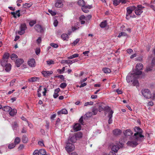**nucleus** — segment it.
Masks as SVG:
<instances>
[{"label":"nucleus","instance_id":"31","mask_svg":"<svg viewBox=\"0 0 155 155\" xmlns=\"http://www.w3.org/2000/svg\"><path fill=\"white\" fill-rule=\"evenodd\" d=\"M61 38L64 40H67L68 38V36L67 34H63L62 35Z\"/></svg>","mask_w":155,"mask_h":155},{"label":"nucleus","instance_id":"30","mask_svg":"<svg viewBox=\"0 0 155 155\" xmlns=\"http://www.w3.org/2000/svg\"><path fill=\"white\" fill-rule=\"evenodd\" d=\"M102 71L105 73H109L111 72L110 70L108 68H104L102 69Z\"/></svg>","mask_w":155,"mask_h":155},{"label":"nucleus","instance_id":"64","mask_svg":"<svg viewBox=\"0 0 155 155\" xmlns=\"http://www.w3.org/2000/svg\"><path fill=\"white\" fill-rule=\"evenodd\" d=\"M149 6L154 11H155V6L153 5H149Z\"/></svg>","mask_w":155,"mask_h":155},{"label":"nucleus","instance_id":"7","mask_svg":"<svg viewBox=\"0 0 155 155\" xmlns=\"http://www.w3.org/2000/svg\"><path fill=\"white\" fill-rule=\"evenodd\" d=\"M65 149L68 152H71L74 150L75 147L72 144L70 143H67Z\"/></svg>","mask_w":155,"mask_h":155},{"label":"nucleus","instance_id":"36","mask_svg":"<svg viewBox=\"0 0 155 155\" xmlns=\"http://www.w3.org/2000/svg\"><path fill=\"white\" fill-rule=\"evenodd\" d=\"M127 34L124 32H122L119 33L118 36V37L120 38L121 37H127Z\"/></svg>","mask_w":155,"mask_h":155},{"label":"nucleus","instance_id":"58","mask_svg":"<svg viewBox=\"0 0 155 155\" xmlns=\"http://www.w3.org/2000/svg\"><path fill=\"white\" fill-rule=\"evenodd\" d=\"M22 133H25L27 132V129L25 127H24L21 130V131Z\"/></svg>","mask_w":155,"mask_h":155},{"label":"nucleus","instance_id":"32","mask_svg":"<svg viewBox=\"0 0 155 155\" xmlns=\"http://www.w3.org/2000/svg\"><path fill=\"white\" fill-rule=\"evenodd\" d=\"M77 139L74 135L73 136L70 138V140L72 143H75L76 142Z\"/></svg>","mask_w":155,"mask_h":155},{"label":"nucleus","instance_id":"29","mask_svg":"<svg viewBox=\"0 0 155 155\" xmlns=\"http://www.w3.org/2000/svg\"><path fill=\"white\" fill-rule=\"evenodd\" d=\"M107 23L106 21H105L102 22L100 25L101 27L102 28H105L107 25Z\"/></svg>","mask_w":155,"mask_h":155},{"label":"nucleus","instance_id":"44","mask_svg":"<svg viewBox=\"0 0 155 155\" xmlns=\"http://www.w3.org/2000/svg\"><path fill=\"white\" fill-rule=\"evenodd\" d=\"M39 154L41 155H44L46 153V151L43 149H40L39 150Z\"/></svg>","mask_w":155,"mask_h":155},{"label":"nucleus","instance_id":"51","mask_svg":"<svg viewBox=\"0 0 155 155\" xmlns=\"http://www.w3.org/2000/svg\"><path fill=\"white\" fill-rule=\"evenodd\" d=\"M93 113L91 112H88L86 114V116L87 117H90L92 116Z\"/></svg>","mask_w":155,"mask_h":155},{"label":"nucleus","instance_id":"38","mask_svg":"<svg viewBox=\"0 0 155 155\" xmlns=\"http://www.w3.org/2000/svg\"><path fill=\"white\" fill-rule=\"evenodd\" d=\"M120 0H113V4L115 6H117L120 3Z\"/></svg>","mask_w":155,"mask_h":155},{"label":"nucleus","instance_id":"61","mask_svg":"<svg viewBox=\"0 0 155 155\" xmlns=\"http://www.w3.org/2000/svg\"><path fill=\"white\" fill-rule=\"evenodd\" d=\"M79 123L81 124V125L83 124V117H81L80 119L79 120Z\"/></svg>","mask_w":155,"mask_h":155},{"label":"nucleus","instance_id":"16","mask_svg":"<svg viewBox=\"0 0 155 155\" xmlns=\"http://www.w3.org/2000/svg\"><path fill=\"white\" fill-rule=\"evenodd\" d=\"M124 134L125 136H131L133 133L132 131L130 129H127L124 132Z\"/></svg>","mask_w":155,"mask_h":155},{"label":"nucleus","instance_id":"4","mask_svg":"<svg viewBox=\"0 0 155 155\" xmlns=\"http://www.w3.org/2000/svg\"><path fill=\"white\" fill-rule=\"evenodd\" d=\"M143 67V65L142 64H137L136 66V70H133V72L134 71L136 74L137 75L141 74L142 72L140 70L142 69Z\"/></svg>","mask_w":155,"mask_h":155},{"label":"nucleus","instance_id":"5","mask_svg":"<svg viewBox=\"0 0 155 155\" xmlns=\"http://www.w3.org/2000/svg\"><path fill=\"white\" fill-rule=\"evenodd\" d=\"M144 7L141 5H138L135 9V12L137 15H140L143 12V10L144 8Z\"/></svg>","mask_w":155,"mask_h":155},{"label":"nucleus","instance_id":"40","mask_svg":"<svg viewBox=\"0 0 155 155\" xmlns=\"http://www.w3.org/2000/svg\"><path fill=\"white\" fill-rule=\"evenodd\" d=\"M78 5L82 7L83 6L84 4V2L83 0H79L78 2Z\"/></svg>","mask_w":155,"mask_h":155},{"label":"nucleus","instance_id":"6","mask_svg":"<svg viewBox=\"0 0 155 155\" xmlns=\"http://www.w3.org/2000/svg\"><path fill=\"white\" fill-rule=\"evenodd\" d=\"M107 111L108 112V117L109 118V119L108 121V122L109 124H110L112 122L111 118L112 117V114L114 112L109 107H107Z\"/></svg>","mask_w":155,"mask_h":155},{"label":"nucleus","instance_id":"41","mask_svg":"<svg viewBox=\"0 0 155 155\" xmlns=\"http://www.w3.org/2000/svg\"><path fill=\"white\" fill-rule=\"evenodd\" d=\"M16 145L14 143H12L9 144L8 147L9 149H12L15 147Z\"/></svg>","mask_w":155,"mask_h":155},{"label":"nucleus","instance_id":"48","mask_svg":"<svg viewBox=\"0 0 155 155\" xmlns=\"http://www.w3.org/2000/svg\"><path fill=\"white\" fill-rule=\"evenodd\" d=\"M80 20H84L87 21V18H86L84 15H81L79 18Z\"/></svg>","mask_w":155,"mask_h":155},{"label":"nucleus","instance_id":"23","mask_svg":"<svg viewBox=\"0 0 155 155\" xmlns=\"http://www.w3.org/2000/svg\"><path fill=\"white\" fill-rule=\"evenodd\" d=\"M60 91V89L59 88L56 89L54 90V94L53 95V97L54 98H56L59 95L58 93Z\"/></svg>","mask_w":155,"mask_h":155},{"label":"nucleus","instance_id":"28","mask_svg":"<svg viewBox=\"0 0 155 155\" xmlns=\"http://www.w3.org/2000/svg\"><path fill=\"white\" fill-rule=\"evenodd\" d=\"M79 56V54H73L70 56L68 57V59H72L74 58H77Z\"/></svg>","mask_w":155,"mask_h":155},{"label":"nucleus","instance_id":"26","mask_svg":"<svg viewBox=\"0 0 155 155\" xmlns=\"http://www.w3.org/2000/svg\"><path fill=\"white\" fill-rule=\"evenodd\" d=\"M8 62V60H7L3 59L1 61V65L3 67H4V66L6 65L8 63H7Z\"/></svg>","mask_w":155,"mask_h":155},{"label":"nucleus","instance_id":"55","mask_svg":"<svg viewBox=\"0 0 155 155\" xmlns=\"http://www.w3.org/2000/svg\"><path fill=\"white\" fill-rule=\"evenodd\" d=\"M80 39L79 38H77L75 40L73 43L72 44L73 45H76L79 41Z\"/></svg>","mask_w":155,"mask_h":155},{"label":"nucleus","instance_id":"39","mask_svg":"<svg viewBox=\"0 0 155 155\" xmlns=\"http://www.w3.org/2000/svg\"><path fill=\"white\" fill-rule=\"evenodd\" d=\"M9 57V54L8 53H5L3 55L2 59L8 60V58Z\"/></svg>","mask_w":155,"mask_h":155},{"label":"nucleus","instance_id":"60","mask_svg":"<svg viewBox=\"0 0 155 155\" xmlns=\"http://www.w3.org/2000/svg\"><path fill=\"white\" fill-rule=\"evenodd\" d=\"M38 144L41 146H44V144L43 141H40L38 142Z\"/></svg>","mask_w":155,"mask_h":155},{"label":"nucleus","instance_id":"12","mask_svg":"<svg viewBox=\"0 0 155 155\" xmlns=\"http://www.w3.org/2000/svg\"><path fill=\"white\" fill-rule=\"evenodd\" d=\"M42 74L45 77H47L52 74L53 72L51 71H43L41 72Z\"/></svg>","mask_w":155,"mask_h":155},{"label":"nucleus","instance_id":"43","mask_svg":"<svg viewBox=\"0 0 155 155\" xmlns=\"http://www.w3.org/2000/svg\"><path fill=\"white\" fill-rule=\"evenodd\" d=\"M32 4L30 3H25L23 5L24 8H28L31 7Z\"/></svg>","mask_w":155,"mask_h":155},{"label":"nucleus","instance_id":"35","mask_svg":"<svg viewBox=\"0 0 155 155\" xmlns=\"http://www.w3.org/2000/svg\"><path fill=\"white\" fill-rule=\"evenodd\" d=\"M18 127V125L16 122H14L12 126V127L13 130H16L17 128Z\"/></svg>","mask_w":155,"mask_h":155},{"label":"nucleus","instance_id":"9","mask_svg":"<svg viewBox=\"0 0 155 155\" xmlns=\"http://www.w3.org/2000/svg\"><path fill=\"white\" fill-rule=\"evenodd\" d=\"M78 61V60L76 59L72 60H63L61 61L62 64H72L73 63Z\"/></svg>","mask_w":155,"mask_h":155},{"label":"nucleus","instance_id":"54","mask_svg":"<svg viewBox=\"0 0 155 155\" xmlns=\"http://www.w3.org/2000/svg\"><path fill=\"white\" fill-rule=\"evenodd\" d=\"M11 14L13 15V17L15 18H17V16L18 14L17 13H16L15 12H11Z\"/></svg>","mask_w":155,"mask_h":155},{"label":"nucleus","instance_id":"62","mask_svg":"<svg viewBox=\"0 0 155 155\" xmlns=\"http://www.w3.org/2000/svg\"><path fill=\"white\" fill-rule=\"evenodd\" d=\"M39 151L38 150H35L33 153L34 155H39Z\"/></svg>","mask_w":155,"mask_h":155},{"label":"nucleus","instance_id":"8","mask_svg":"<svg viewBox=\"0 0 155 155\" xmlns=\"http://www.w3.org/2000/svg\"><path fill=\"white\" fill-rule=\"evenodd\" d=\"M20 30L18 32V33L20 35H22L25 33V31L27 28L25 24H21L20 27Z\"/></svg>","mask_w":155,"mask_h":155},{"label":"nucleus","instance_id":"46","mask_svg":"<svg viewBox=\"0 0 155 155\" xmlns=\"http://www.w3.org/2000/svg\"><path fill=\"white\" fill-rule=\"evenodd\" d=\"M83 7H85L86 9H90L92 8V5H85L84 4Z\"/></svg>","mask_w":155,"mask_h":155},{"label":"nucleus","instance_id":"13","mask_svg":"<svg viewBox=\"0 0 155 155\" xmlns=\"http://www.w3.org/2000/svg\"><path fill=\"white\" fill-rule=\"evenodd\" d=\"M35 29L38 32L43 31V29L41 25H36L34 27Z\"/></svg>","mask_w":155,"mask_h":155},{"label":"nucleus","instance_id":"17","mask_svg":"<svg viewBox=\"0 0 155 155\" xmlns=\"http://www.w3.org/2000/svg\"><path fill=\"white\" fill-rule=\"evenodd\" d=\"M35 59L32 58L30 59L28 61V64L31 67H33L35 66Z\"/></svg>","mask_w":155,"mask_h":155},{"label":"nucleus","instance_id":"14","mask_svg":"<svg viewBox=\"0 0 155 155\" xmlns=\"http://www.w3.org/2000/svg\"><path fill=\"white\" fill-rule=\"evenodd\" d=\"M23 62L24 60L23 59L20 58L16 60L15 63L16 66L18 67L20 66Z\"/></svg>","mask_w":155,"mask_h":155},{"label":"nucleus","instance_id":"42","mask_svg":"<svg viewBox=\"0 0 155 155\" xmlns=\"http://www.w3.org/2000/svg\"><path fill=\"white\" fill-rule=\"evenodd\" d=\"M17 57V56L14 54H12L10 57L11 59L12 60H15Z\"/></svg>","mask_w":155,"mask_h":155},{"label":"nucleus","instance_id":"27","mask_svg":"<svg viewBox=\"0 0 155 155\" xmlns=\"http://www.w3.org/2000/svg\"><path fill=\"white\" fill-rule=\"evenodd\" d=\"M21 141V139L18 137H16L14 140V143L16 144H19Z\"/></svg>","mask_w":155,"mask_h":155},{"label":"nucleus","instance_id":"3","mask_svg":"<svg viewBox=\"0 0 155 155\" xmlns=\"http://www.w3.org/2000/svg\"><path fill=\"white\" fill-rule=\"evenodd\" d=\"M142 94L145 98L149 99L151 97V93L150 90L148 89H143L142 90Z\"/></svg>","mask_w":155,"mask_h":155},{"label":"nucleus","instance_id":"10","mask_svg":"<svg viewBox=\"0 0 155 155\" xmlns=\"http://www.w3.org/2000/svg\"><path fill=\"white\" fill-rule=\"evenodd\" d=\"M63 5L62 0H56L55 3V6L57 8H61Z\"/></svg>","mask_w":155,"mask_h":155},{"label":"nucleus","instance_id":"59","mask_svg":"<svg viewBox=\"0 0 155 155\" xmlns=\"http://www.w3.org/2000/svg\"><path fill=\"white\" fill-rule=\"evenodd\" d=\"M47 64H48L50 65L54 64V62L52 60L48 61H47Z\"/></svg>","mask_w":155,"mask_h":155},{"label":"nucleus","instance_id":"22","mask_svg":"<svg viewBox=\"0 0 155 155\" xmlns=\"http://www.w3.org/2000/svg\"><path fill=\"white\" fill-rule=\"evenodd\" d=\"M17 113V110L16 109H12V108L11 110H10L9 111V114L12 116H13L14 115H15Z\"/></svg>","mask_w":155,"mask_h":155},{"label":"nucleus","instance_id":"63","mask_svg":"<svg viewBox=\"0 0 155 155\" xmlns=\"http://www.w3.org/2000/svg\"><path fill=\"white\" fill-rule=\"evenodd\" d=\"M40 50L39 48H37L35 50V53L37 55H38L40 53Z\"/></svg>","mask_w":155,"mask_h":155},{"label":"nucleus","instance_id":"33","mask_svg":"<svg viewBox=\"0 0 155 155\" xmlns=\"http://www.w3.org/2000/svg\"><path fill=\"white\" fill-rule=\"evenodd\" d=\"M12 108L8 106H5L3 108L4 111L7 112H9L10 110H11Z\"/></svg>","mask_w":155,"mask_h":155},{"label":"nucleus","instance_id":"47","mask_svg":"<svg viewBox=\"0 0 155 155\" xmlns=\"http://www.w3.org/2000/svg\"><path fill=\"white\" fill-rule=\"evenodd\" d=\"M65 70V67H63L61 69H58L57 70V71L60 74L63 73Z\"/></svg>","mask_w":155,"mask_h":155},{"label":"nucleus","instance_id":"53","mask_svg":"<svg viewBox=\"0 0 155 155\" xmlns=\"http://www.w3.org/2000/svg\"><path fill=\"white\" fill-rule=\"evenodd\" d=\"M81 9L85 13H87L89 11V10L87 9H86V8L83 6L82 7Z\"/></svg>","mask_w":155,"mask_h":155},{"label":"nucleus","instance_id":"15","mask_svg":"<svg viewBox=\"0 0 155 155\" xmlns=\"http://www.w3.org/2000/svg\"><path fill=\"white\" fill-rule=\"evenodd\" d=\"M81 128V125L79 123H76L75 124L73 127V129L75 131L80 130Z\"/></svg>","mask_w":155,"mask_h":155},{"label":"nucleus","instance_id":"50","mask_svg":"<svg viewBox=\"0 0 155 155\" xmlns=\"http://www.w3.org/2000/svg\"><path fill=\"white\" fill-rule=\"evenodd\" d=\"M67 84L64 82L61 83L60 85V87L62 88H65Z\"/></svg>","mask_w":155,"mask_h":155},{"label":"nucleus","instance_id":"34","mask_svg":"<svg viewBox=\"0 0 155 155\" xmlns=\"http://www.w3.org/2000/svg\"><path fill=\"white\" fill-rule=\"evenodd\" d=\"M132 84L134 86H138L139 85V83L136 78H135L132 81Z\"/></svg>","mask_w":155,"mask_h":155},{"label":"nucleus","instance_id":"56","mask_svg":"<svg viewBox=\"0 0 155 155\" xmlns=\"http://www.w3.org/2000/svg\"><path fill=\"white\" fill-rule=\"evenodd\" d=\"M93 104V102L92 101L87 102L85 103L84 106H87L88 105H91Z\"/></svg>","mask_w":155,"mask_h":155},{"label":"nucleus","instance_id":"20","mask_svg":"<svg viewBox=\"0 0 155 155\" xmlns=\"http://www.w3.org/2000/svg\"><path fill=\"white\" fill-rule=\"evenodd\" d=\"M57 113L58 115H60L61 114H68V112L66 109L64 108L61 110L58 111Z\"/></svg>","mask_w":155,"mask_h":155},{"label":"nucleus","instance_id":"2","mask_svg":"<svg viewBox=\"0 0 155 155\" xmlns=\"http://www.w3.org/2000/svg\"><path fill=\"white\" fill-rule=\"evenodd\" d=\"M137 75L136 74L134 71L133 72L132 71L126 77V80L127 82H132L135 78H137Z\"/></svg>","mask_w":155,"mask_h":155},{"label":"nucleus","instance_id":"52","mask_svg":"<svg viewBox=\"0 0 155 155\" xmlns=\"http://www.w3.org/2000/svg\"><path fill=\"white\" fill-rule=\"evenodd\" d=\"M48 12L53 16L55 15L56 14L55 12L51 10H49Z\"/></svg>","mask_w":155,"mask_h":155},{"label":"nucleus","instance_id":"24","mask_svg":"<svg viewBox=\"0 0 155 155\" xmlns=\"http://www.w3.org/2000/svg\"><path fill=\"white\" fill-rule=\"evenodd\" d=\"M119 149V147L118 145H114L112 146L111 150L114 153H116Z\"/></svg>","mask_w":155,"mask_h":155},{"label":"nucleus","instance_id":"19","mask_svg":"<svg viewBox=\"0 0 155 155\" xmlns=\"http://www.w3.org/2000/svg\"><path fill=\"white\" fill-rule=\"evenodd\" d=\"M3 67L6 71L8 72L11 69V65L10 64L8 63L4 66Z\"/></svg>","mask_w":155,"mask_h":155},{"label":"nucleus","instance_id":"45","mask_svg":"<svg viewBox=\"0 0 155 155\" xmlns=\"http://www.w3.org/2000/svg\"><path fill=\"white\" fill-rule=\"evenodd\" d=\"M36 23V21L35 20H33L31 21L29 23L30 25L32 27L34 25H35Z\"/></svg>","mask_w":155,"mask_h":155},{"label":"nucleus","instance_id":"11","mask_svg":"<svg viewBox=\"0 0 155 155\" xmlns=\"http://www.w3.org/2000/svg\"><path fill=\"white\" fill-rule=\"evenodd\" d=\"M136 8V7L135 6H130L127 8V14L130 15L132 12Z\"/></svg>","mask_w":155,"mask_h":155},{"label":"nucleus","instance_id":"49","mask_svg":"<svg viewBox=\"0 0 155 155\" xmlns=\"http://www.w3.org/2000/svg\"><path fill=\"white\" fill-rule=\"evenodd\" d=\"M50 45L54 48H57L58 47V45L57 44L53 43H51Z\"/></svg>","mask_w":155,"mask_h":155},{"label":"nucleus","instance_id":"25","mask_svg":"<svg viewBox=\"0 0 155 155\" xmlns=\"http://www.w3.org/2000/svg\"><path fill=\"white\" fill-rule=\"evenodd\" d=\"M22 140L23 142L24 143H26L28 141V139L27 136L25 135H24L22 138Z\"/></svg>","mask_w":155,"mask_h":155},{"label":"nucleus","instance_id":"21","mask_svg":"<svg viewBox=\"0 0 155 155\" xmlns=\"http://www.w3.org/2000/svg\"><path fill=\"white\" fill-rule=\"evenodd\" d=\"M121 133V131L119 129H115L113 131V133L115 135H120Z\"/></svg>","mask_w":155,"mask_h":155},{"label":"nucleus","instance_id":"57","mask_svg":"<svg viewBox=\"0 0 155 155\" xmlns=\"http://www.w3.org/2000/svg\"><path fill=\"white\" fill-rule=\"evenodd\" d=\"M16 81V80L15 79L12 80L10 82V86H13L14 84V83Z\"/></svg>","mask_w":155,"mask_h":155},{"label":"nucleus","instance_id":"37","mask_svg":"<svg viewBox=\"0 0 155 155\" xmlns=\"http://www.w3.org/2000/svg\"><path fill=\"white\" fill-rule=\"evenodd\" d=\"M74 136L77 139V138H81L82 137V134L81 132H79L76 134Z\"/></svg>","mask_w":155,"mask_h":155},{"label":"nucleus","instance_id":"1","mask_svg":"<svg viewBox=\"0 0 155 155\" xmlns=\"http://www.w3.org/2000/svg\"><path fill=\"white\" fill-rule=\"evenodd\" d=\"M135 133L132 137L133 140L128 141L127 144L128 145L134 147L138 144L137 141L140 140L141 138H143L144 136L142 134V130L139 127H136L134 128Z\"/></svg>","mask_w":155,"mask_h":155},{"label":"nucleus","instance_id":"18","mask_svg":"<svg viewBox=\"0 0 155 155\" xmlns=\"http://www.w3.org/2000/svg\"><path fill=\"white\" fill-rule=\"evenodd\" d=\"M39 78L38 77H32L28 79V81L29 82H34L35 81H38Z\"/></svg>","mask_w":155,"mask_h":155}]
</instances>
